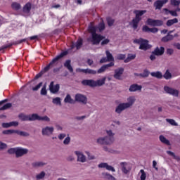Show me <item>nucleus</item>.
<instances>
[{
  "mask_svg": "<svg viewBox=\"0 0 180 180\" xmlns=\"http://www.w3.org/2000/svg\"><path fill=\"white\" fill-rule=\"evenodd\" d=\"M166 122L169 123L172 126H178V123L175 122V120L173 119H166Z\"/></svg>",
  "mask_w": 180,
  "mask_h": 180,
  "instance_id": "nucleus-44",
  "label": "nucleus"
},
{
  "mask_svg": "<svg viewBox=\"0 0 180 180\" xmlns=\"http://www.w3.org/2000/svg\"><path fill=\"white\" fill-rule=\"evenodd\" d=\"M150 33H158V28H157V27L150 28Z\"/></svg>",
  "mask_w": 180,
  "mask_h": 180,
  "instance_id": "nucleus-62",
  "label": "nucleus"
},
{
  "mask_svg": "<svg viewBox=\"0 0 180 180\" xmlns=\"http://www.w3.org/2000/svg\"><path fill=\"white\" fill-rule=\"evenodd\" d=\"M123 72H124V69L123 68L116 69L115 70L114 78H115V79H120V77H122Z\"/></svg>",
  "mask_w": 180,
  "mask_h": 180,
  "instance_id": "nucleus-14",
  "label": "nucleus"
},
{
  "mask_svg": "<svg viewBox=\"0 0 180 180\" xmlns=\"http://www.w3.org/2000/svg\"><path fill=\"white\" fill-rule=\"evenodd\" d=\"M28 151L27 149L17 148L15 155L16 157H22L25 155V154H27Z\"/></svg>",
  "mask_w": 180,
  "mask_h": 180,
  "instance_id": "nucleus-19",
  "label": "nucleus"
},
{
  "mask_svg": "<svg viewBox=\"0 0 180 180\" xmlns=\"http://www.w3.org/2000/svg\"><path fill=\"white\" fill-rule=\"evenodd\" d=\"M7 101H8V99H4V100L0 101V111L1 110H6L11 109V108H12V103H6ZM4 103H6V104L4 105Z\"/></svg>",
  "mask_w": 180,
  "mask_h": 180,
  "instance_id": "nucleus-8",
  "label": "nucleus"
},
{
  "mask_svg": "<svg viewBox=\"0 0 180 180\" xmlns=\"http://www.w3.org/2000/svg\"><path fill=\"white\" fill-rule=\"evenodd\" d=\"M88 31L91 34V39L88 38L87 41H91L92 44H99L101 40L105 39V37L96 33V27L95 26H89Z\"/></svg>",
  "mask_w": 180,
  "mask_h": 180,
  "instance_id": "nucleus-1",
  "label": "nucleus"
},
{
  "mask_svg": "<svg viewBox=\"0 0 180 180\" xmlns=\"http://www.w3.org/2000/svg\"><path fill=\"white\" fill-rule=\"evenodd\" d=\"M136 58V54H131V53H129L128 54V57L124 59V63H130V61H131V60H134Z\"/></svg>",
  "mask_w": 180,
  "mask_h": 180,
  "instance_id": "nucleus-34",
  "label": "nucleus"
},
{
  "mask_svg": "<svg viewBox=\"0 0 180 180\" xmlns=\"http://www.w3.org/2000/svg\"><path fill=\"white\" fill-rule=\"evenodd\" d=\"M151 77L161 79L162 78V73L161 72H153L150 73Z\"/></svg>",
  "mask_w": 180,
  "mask_h": 180,
  "instance_id": "nucleus-31",
  "label": "nucleus"
},
{
  "mask_svg": "<svg viewBox=\"0 0 180 180\" xmlns=\"http://www.w3.org/2000/svg\"><path fill=\"white\" fill-rule=\"evenodd\" d=\"M49 89L52 94H57L60 91V84H56L54 86V82H51L49 86Z\"/></svg>",
  "mask_w": 180,
  "mask_h": 180,
  "instance_id": "nucleus-15",
  "label": "nucleus"
},
{
  "mask_svg": "<svg viewBox=\"0 0 180 180\" xmlns=\"http://www.w3.org/2000/svg\"><path fill=\"white\" fill-rule=\"evenodd\" d=\"M172 40H174V35L168 34L161 39V41L163 43H168V41H171Z\"/></svg>",
  "mask_w": 180,
  "mask_h": 180,
  "instance_id": "nucleus-24",
  "label": "nucleus"
},
{
  "mask_svg": "<svg viewBox=\"0 0 180 180\" xmlns=\"http://www.w3.org/2000/svg\"><path fill=\"white\" fill-rule=\"evenodd\" d=\"M105 82H106V77H103L101 79H98L95 81L94 79H84L82 81V85L84 86H91V88H95L96 86H102V85H105Z\"/></svg>",
  "mask_w": 180,
  "mask_h": 180,
  "instance_id": "nucleus-2",
  "label": "nucleus"
},
{
  "mask_svg": "<svg viewBox=\"0 0 180 180\" xmlns=\"http://www.w3.org/2000/svg\"><path fill=\"white\" fill-rule=\"evenodd\" d=\"M17 148H11L8 150V154H15L16 155Z\"/></svg>",
  "mask_w": 180,
  "mask_h": 180,
  "instance_id": "nucleus-57",
  "label": "nucleus"
},
{
  "mask_svg": "<svg viewBox=\"0 0 180 180\" xmlns=\"http://www.w3.org/2000/svg\"><path fill=\"white\" fill-rule=\"evenodd\" d=\"M165 51V48H164L163 46H161L160 49L158 47H156L153 51V54H155V56H162Z\"/></svg>",
  "mask_w": 180,
  "mask_h": 180,
  "instance_id": "nucleus-20",
  "label": "nucleus"
},
{
  "mask_svg": "<svg viewBox=\"0 0 180 180\" xmlns=\"http://www.w3.org/2000/svg\"><path fill=\"white\" fill-rule=\"evenodd\" d=\"M108 136L98 138L97 143L101 144V146H109L115 141V134L112 132V130L107 131Z\"/></svg>",
  "mask_w": 180,
  "mask_h": 180,
  "instance_id": "nucleus-3",
  "label": "nucleus"
},
{
  "mask_svg": "<svg viewBox=\"0 0 180 180\" xmlns=\"http://www.w3.org/2000/svg\"><path fill=\"white\" fill-rule=\"evenodd\" d=\"M41 95H47V90L46 86H44L41 89Z\"/></svg>",
  "mask_w": 180,
  "mask_h": 180,
  "instance_id": "nucleus-59",
  "label": "nucleus"
},
{
  "mask_svg": "<svg viewBox=\"0 0 180 180\" xmlns=\"http://www.w3.org/2000/svg\"><path fill=\"white\" fill-rule=\"evenodd\" d=\"M163 11H165V15H168L169 13H170L172 16H174V17L178 16V13H176L175 10L171 11V10H169L168 8H163Z\"/></svg>",
  "mask_w": 180,
  "mask_h": 180,
  "instance_id": "nucleus-30",
  "label": "nucleus"
},
{
  "mask_svg": "<svg viewBox=\"0 0 180 180\" xmlns=\"http://www.w3.org/2000/svg\"><path fill=\"white\" fill-rule=\"evenodd\" d=\"M41 85H43V82H40L39 84L35 86L34 87L32 88V91H39L40 88H41Z\"/></svg>",
  "mask_w": 180,
  "mask_h": 180,
  "instance_id": "nucleus-56",
  "label": "nucleus"
},
{
  "mask_svg": "<svg viewBox=\"0 0 180 180\" xmlns=\"http://www.w3.org/2000/svg\"><path fill=\"white\" fill-rule=\"evenodd\" d=\"M164 91L166 92V94H169V95H172V96H176V98L179 96V91L172 89L169 86H165L164 87Z\"/></svg>",
  "mask_w": 180,
  "mask_h": 180,
  "instance_id": "nucleus-7",
  "label": "nucleus"
},
{
  "mask_svg": "<svg viewBox=\"0 0 180 180\" xmlns=\"http://www.w3.org/2000/svg\"><path fill=\"white\" fill-rule=\"evenodd\" d=\"M46 176V173L44 172H41L40 174L36 176L37 179H43V178Z\"/></svg>",
  "mask_w": 180,
  "mask_h": 180,
  "instance_id": "nucleus-52",
  "label": "nucleus"
},
{
  "mask_svg": "<svg viewBox=\"0 0 180 180\" xmlns=\"http://www.w3.org/2000/svg\"><path fill=\"white\" fill-rule=\"evenodd\" d=\"M6 143L0 141V150H4V148H6Z\"/></svg>",
  "mask_w": 180,
  "mask_h": 180,
  "instance_id": "nucleus-61",
  "label": "nucleus"
},
{
  "mask_svg": "<svg viewBox=\"0 0 180 180\" xmlns=\"http://www.w3.org/2000/svg\"><path fill=\"white\" fill-rule=\"evenodd\" d=\"M70 141H71V139L70 138V136H68L63 141V144H65V145L70 144Z\"/></svg>",
  "mask_w": 180,
  "mask_h": 180,
  "instance_id": "nucleus-60",
  "label": "nucleus"
},
{
  "mask_svg": "<svg viewBox=\"0 0 180 180\" xmlns=\"http://www.w3.org/2000/svg\"><path fill=\"white\" fill-rule=\"evenodd\" d=\"M53 103H55V105H61V98H60L59 97L53 98Z\"/></svg>",
  "mask_w": 180,
  "mask_h": 180,
  "instance_id": "nucleus-48",
  "label": "nucleus"
},
{
  "mask_svg": "<svg viewBox=\"0 0 180 180\" xmlns=\"http://www.w3.org/2000/svg\"><path fill=\"white\" fill-rule=\"evenodd\" d=\"M39 115L37 114H32L28 115V122H33L34 120H39Z\"/></svg>",
  "mask_w": 180,
  "mask_h": 180,
  "instance_id": "nucleus-33",
  "label": "nucleus"
},
{
  "mask_svg": "<svg viewBox=\"0 0 180 180\" xmlns=\"http://www.w3.org/2000/svg\"><path fill=\"white\" fill-rule=\"evenodd\" d=\"M106 20H107V23H108V25L110 27H112V25H114L115 23V19L110 18V17H108L106 18Z\"/></svg>",
  "mask_w": 180,
  "mask_h": 180,
  "instance_id": "nucleus-42",
  "label": "nucleus"
},
{
  "mask_svg": "<svg viewBox=\"0 0 180 180\" xmlns=\"http://www.w3.org/2000/svg\"><path fill=\"white\" fill-rule=\"evenodd\" d=\"M150 28L147 25H143L142 27V31L145 33H150Z\"/></svg>",
  "mask_w": 180,
  "mask_h": 180,
  "instance_id": "nucleus-55",
  "label": "nucleus"
},
{
  "mask_svg": "<svg viewBox=\"0 0 180 180\" xmlns=\"http://www.w3.org/2000/svg\"><path fill=\"white\" fill-rule=\"evenodd\" d=\"M32 167L34 168H37L39 167H43V165H46V163H44L42 162H35L32 164Z\"/></svg>",
  "mask_w": 180,
  "mask_h": 180,
  "instance_id": "nucleus-41",
  "label": "nucleus"
},
{
  "mask_svg": "<svg viewBox=\"0 0 180 180\" xmlns=\"http://www.w3.org/2000/svg\"><path fill=\"white\" fill-rule=\"evenodd\" d=\"M148 49H150V46H148V40H142V42L139 46V50H143L144 51H146V50H148Z\"/></svg>",
  "mask_w": 180,
  "mask_h": 180,
  "instance_id": "nucleus-17",
  "label": "nucleus"
},
{
  "mask_svg": "<svg viewBox=\"0 0 180 180\" xmlns=\"http://www.w3.org/2000/svg\"><path fill=\"white\" fill-rule=\"evenodd\" d=\"M120 166L122 167V171L124 174H129V170L126 167H127V162H122L120 163Z\"/></svg>",
  "mask_w": 180,
  "mask_h": 180,
  "instance_id": "nucleus-32",
  "label": "nucleus"
},
{
  "mask_svg": "<svg viewBox=\"0 0 180 180\" xmlns=\"http://www.w3.org/2000/svg\"><path fill=\"white\" fill-rule=\"evenodd\" d=\"M167 154L173 157V158L176 160V161H180V157L179 155H176L174 152L171 150H167Z\"/></svg>",
  "mask_w": 180,
  "mask_h": 180,
  "instance_id": "nucleus-38",
  "label": "nucleus"
},
{
  "mask_svg": "<svg viewBox=\"0 0 180 180\" xmlns=\"http://www.w3.org/2000/svg\"><path fill=\"white\" fill-rule=\"evenodd\" d=\"M110 41V40H109L108 39H105L102 41L101 46H105V44H108Z\"/></svg>",
  "mask_w": 180,
  "mask_h": 180,
  "instance_id": "nucleus-64",
  "label": "nucleus"
},
{
  "mask_svg": "<svg viewBox=\"0 0 180 180\" xmlns=\"http://www.w3.org/2000/svg\"><path fill=\"white\" fill-rule=\"evenodd\" d=\"M129 107L127 106V104L125 103H122L118 105V106L115 109L116 113H122L123 110H125V109H128Z\"/></svg>",
  "mask_w": 180,
  "mask_h": 180,
  "instance_id": "nucleus-12",
  "label": "nucleus"
},
{
  "mask_svg": "<svg viewBox=\"0 0 180 180\" xmlns=\"http://www.w3.org/2000/svg\"><path fill=\"white\" fill-rule=\"evenodd\" d=\"M105 179H108V180H116V179H115V177L113 176H112L111 174H109L108 173L105 174Z\"/></svg>",
  "mask_w": 180,
  "mask_h": 180,
  "instance_id": "nucleus-53",
  "label": "nucleus"
},
{
  "mask_svg": "<svg viewBox=\"0 0 180 180\" xmlns=\"http://www.w3.org/2000/svg\"><path fill=\"white\" fill-rule=\"evenodd\" d=\"M98 29L99 32H103V30L105 29V22L103 21L98 24Z\"/></svg>",
  "mask_w": 180,
  "mask_h": 180,
  "instance_id": "nucleus-45",
  "label": "nucleus"
},
{
  "mask_svg": "<svg viewBox=\"0 0 180 180\" xmlns=\"http://www.w3.org/2000/svg\"><path fill=\"white\" fill-rule=\"evenodd\" d=\"M53 131H54V128L53 127H46L42 129L43 136H50V134H53Z\"/></svg>",
  "mask_w": 180,
  "mask_h": 180,
  "instance_id": "nucleus-11",
  "label": "nucleus"
},
{
  "mask_svg": "<svg viewBox=\"0 0 180 180\" xmlns=\"http://www.w3.org/2000/svg\"><path fill=\"white\" fill-rule=\"evenodd\" d=\"M171 5L173 6H179L180 5V1L179 0H171Z\"/></svg>",
  "mask_w": 180,
  "mask_h": 180,
  "instance_id": "nucleus-50",
  "label": "nucleus"
},
{
  "mask_svg": "<svg viewBox=\"0 0 180 180\" xmlns=\"http://www.w3.org/2000/svg\"><path fill=\"white\" fill-rule=\"evenodd\" d=\"M168 2V0H157L155 1L153 6L155 7V9H158L159 11L161 10V8L165 5Z\"/></svg>",
  "mask_w": 180,
  "mask_h": 180,
  "instance_id": "nucleus-10",
  "label": "nucleus"
},
{
  "mask_svg": "<svg viewBox=\"0 0 180 180\" xmlns=\"http://www.w3.org/2000/svg\"><path fill=\"white\" fill-rule=\"evenodd\" d=\"M129 107L127 106V104L125 103H122L118 105V106L115 109L116 113H122L123 110H125V109H128Z\"/></svg>",
  "mask_w": 180,
  "mask_h": 180,
  "instance_id": "nucleus-13",
  "label": "nucleus"
},
{
  "mask_svg": "<svg viewBox=\"0 0 180 180\" xmlns=\"http://www.w3.org/2000/svg\"><path fill=\"white\" fill-rule=\"evenodd\" d=\"M84 43V40L82 39V38H79L76 42L75 44V47L77 49V50H79V49H81V47H82V44Z\"/></svg>",
  "mask_w": 180,
  "mask_h": 180,
  "instance_id": "nucleus-35",
  "label": "nucleus"
},
{
  "mask_svg": "<svg viewBox=\"0 0 180 180\" xmlns=\"http://www.w3.org/2000/svg\"><path fill=\"white\" fill-rule=\"evenodd\" d=\"M76 71L77 72H83L84 74H86V69L77 68Z\"/></svg>",
  "mask_w": 180,
  "mask_h": 180,
  "instance_id": "nucleus-63",
  "label": "nucleus"
},
{
  "mask_svg": "<svg viewBox=\"0 0 180 180\" xmlns=\"http://www.w3.org/2000/svg\"><path fill=\"white\" fill-rule=\"evenodd\" d=\"M147 11L146 10H134V14L135 15V18L131 21V25L134 30H136L137 27H139V23H140L141 20V17L144 13H146Z\"/></svg>",
  "mask_w": 180,
  "mask_h": 180,
  "instance_id": "nucleus-4",
  "label": "nucleus"
},
{
  "mask_svg": "<svg viewBox=\"0 0 180 180\" xmlns=\"http://www.w3.org/2000/svg\"><path fill=\"white\" fill-rule=\"evenodd\" d=\"M75 101L77 102H81L82 103L84 104L87 102V99L85 96L79 94L75 95Z\"/></svg>",
  "mask_w": 180,
  "mask_h": 180,
  "instance_id": "nucleus-16",
  "label": "nucleus"
},
{
  "mask_svg": "<svg viewBox=\"0 0 180 180\" xmlns=\"http://www.w3.org/2000/svg\"><path fill=\"white\" fill-rule=\"evenodd\" d=\"M86 74H90L91 75H95L97 74V71L96 70H92V69H86Z\"/></svg>",
  "mask_w": 180,
  "mask_h": 180,
  "instance_id": "nucleus-51",
  "label": "nucleus"
},
{
  "mask_svg": "<svg viewBox=\"0 0 180 180\" xmlns=\"http://www.w3.org/2000/svg\"><path fill=\"white\" fill-rule=\"evenodd\" d=\"M68 54V52L67 51H65L62 53H60V55L57 56L55 57L50 63L49 65H47L44 68V72H47L50 70V68H53L55 65H57V62L58 60H60V58H63V57L67 56Z\"/></svg>",
  "mask_w": 180,
  "mask_h": 180,
  "instance_id": "nucleus-5",
  "label": "nucleus"
},
{
  "mask_svg": "<svg viewBox=\"0 0 180 180\" xmlns=\"http://www.w3.org/2000/svg\"><path fill=\"white\" fill-rule=\"evenodd\" d=\"M124 58H126L125 54H118L117 56V60H124Z\"/></svg>",
  "mask_w": 180,
  "mask_h": 180,
  "instance_id": "nucleus-58",
  "label": "nucleus"
},
{
  "mask_svg": "<svg viewBox=\"0 0 180 180\" xmlns=\"http://www.w3.org/2000/svg\"><path fill=\"white\" fill-rule=\"evenodd\" d=\"M146 23L149 25V26L160 27L164 25V21L162 20H153L152 18H148L146 20Z\"/></svg>",
  "mask_w": 180,
  "mask_h": 180,
  "instance_id": "nucleus-6",
  "label": "nucleus"
},
{
  "mask_svg": "<svg viewBox=\"0 0 180 180\" xmlns=\"http://www.w3.org/2000/svg\"><path fill=\"white\" fill-rule=\"evenodd\" d=\"M15 133L19 136H23L24 137H27V136H29V133L23 131H15Z\"/></svg>",
  "mask_w": 180,
  "mask_h": 180,
  "instance_id": "nucleus-46",
  "label": "nucleus"
},
{
  "mask_svg": "<svg viewBox=\"0 0 180 180\" xmlns=\"http://www.w3.org/2000/svg\"><path fill=\"white\" fill-rule=\"evenodd\" d=\"M11 8L14 11H19V9H20V8H22V6H20V4H19L18 2H13L11 4Z\"/></svg>",
  "mask_w": 180,
  "mask_h": 180,
  "instance_id": "nucleus-37",
  "label": "nucleus"
},
{
  "mask_svg": "<svg viewBox=\"0 0 180 180\" xmlns=\"http://www.w3.org/2000/svg\"><path fill=\"white\" fill-rule=\"evenodd\" d=\"M30 11H32V3H27L22 8V12L24 13H30Z\"/></svg>",
  "mask_w": 180,
  "mask_h": 180,
  "instance_id": "nucleus-23",
  "label": "nucleus"
},
{
  "mask_svg": "<svg viewBox=\"0 0 180 180\" xmlns=\"http://www.w3.org/2000/svg\"><path fill=\"white\" fill-rule=\"evenodd\" d=\"M3 134H13V133H16L15 130L13 129H8V130H4L3 131Z\"/></svg>",
  "mask_w": 180,
  "mask_h": 180,
  "instance_id": "nucleus-47",
  "label": "nucleus"
},
{
  "mask_svg": "<svg viewBox=\"0 0 180 180\" xmlns=\"http://www.w3.org/2000/svg\"><path fill=\"white\" fill-rule=\"evenodd\" d=\"M140 172L141 174V180H146V178H147V174H146V172H144V169H141Z\"/></svg>",
  "mask_w": 180,
  "mask_h": 180,
  "instance_id": "nucleus-49",
  "label": "nucleus"
},
{
  "mask_svg": "<svg viewBox=\"0 0 180 180\" xmlns=\"http://www.w3.org/2000/svg\"><path fill=\"white\" fill-rule=\"evenodd\" d=\"M98 168H105L108 171H112V172H115L116 170L115 167L108 165V163L102 162L98 165Z\"/></svg>",
  "mask_w": 180,
  "mask_h": 180,
  "instance_id": "nucleus-18",
  "label": "nucleus"
},
{
  "mask_svg": "<svg viewBox=\"0 0 180 180\" xmlns=\"http://www.w3.org/2000/svg\"><path fill=\"white\" fill-rule=\"evenodd\" d=\"M176 23H178V18H173L172 20H168L166 22V25L168 27H170V26H172V25H175Z\"/></svg>",
  "mask_w": 180,
  "mask_h": 180,
  "instance_id": "nucleus-29",
  "label": "nucleus"
},
{
  "mask_svg": "<svg viewBox=\"0 0 180 180\" xmlns=\"http://www.w3.org/2000/svg\"><path fill=\"white\" fill-rule=\"evenodd\" d=\"M159 139L160 141L163 143V144H166V146H171V143L169 142V141L167 139V138H165V136H164L163 135H160Z\"/></svg>",
  "mask_w": 180,
  "mask_h": 180,
  "instance_id": "nucleus-28",
  "label": "nucleus"
},
{
  "mask_svg": "<svg viewBox=\"0 0 180 180\" xmlns=\"http://www.w3.org/2000/svg\"><path fill=\"white\" fill-rule=\"evenodd\" d=\"M141 88H143L141 86L137 84H134L130 86L129 91V92H136V91H141Z\"/></svg>",
  "mask_w": 180,
  "mask_h": 180,
  "instance_id": "nucleus-22",
  "label": "nucleus"
},
{
  "mask_svg": "<svg viewBox=\"0 0 180 180\" xmlns=\"http://www.w3.org/2000/svg\"><path fill=\"white\" fill-rule=\"evenodd\" d=\"M38 120H42L44 122H50V118L47 117V115H45L44 117H39Z\"/></svg>",
  "mask_w": 180,
  "mask_h": 180,
  "instance_id": "nucleus-54",
  "label": "nucleus"
},
{
  "mask_svg": "<svg viewBox=\"0 0 180 180\" xmlns=\"http://www.w3.org/2000/svg\"><path fill=\"white\" fill-rule=\"evenodd\" d=\"M149 75H150V72L147 69H145L143 70V72L141 73V77L142 78H147V77H148Z\"/></svg>",
  "mask_w": 180,
  "mask_h": 180,
  "instance_id": "nucleus-43",
  "label": "nucleus"
},
{
  "mask_svg": "<svg viewBox=\"0 0 180 180\" xmlns=\"http://www.w3.org/2000/svg\"><path fill=\"white\" fill-rule=\"evenodd\" d=\"M64 67L68 68V70L70 71V72H74V69L72 68V66H71V60H68L64 63Z\"/></svg>",
  "mask_w": 180,
  "mask_h": 180,
  "instance_id": "nucleus-25",
  "label": "nucleus"
},
{
  "mask_svg": "<svg viewBox=\"0 0 180 180\" xmlns=\"http://www.w3.org/2000/svg\"><path fill=\"white\" fill-rule=\"evenodd\" d=\"M105 55H106L105 58H107V60L108 62L113 63V61H115V58H113V55L110 53V51H105Z\"/></svg>",
  "mask_w": 180,
  "mask_h": 180,
  "instance_id": "nucleus-26",
  "label": "nucleus"
},
{
  "mask_svg": "<svg viewBox=\"0 0 180 180\" xmlns=\"http://www.w3.org/2000/svg\"><path fill=\"white\" fill-rule=\"evenodd\" d=\"M19 119L22 122H29V115L21 113L18 115Z\"/></svg>",
  "mask_w": 180,
  "mask_h": 180,
  "instance_id": "nucleus-39",
  "label": "nucleus"
},
{
  "mask_svg": "<svg viewBox=\"0 0 180 180\" xmlns=\"http://www.w3.org/2000/svg\"><path fill=\"white\" fill-rule=\"evenodd\" d=\"M128 103H125L126 105H127V106L128 108H130V106H133V104L134 103V102H136V98H134V97L133 96H130L127 98Z\"/></svg>",
  "mask_w": 180,
  "mask_h": 180,
  "instance_id": "nucleus-27",
  "label": "nucleus"
},
{
  "mask_svg": "<svg viewBox=\"0 0 180 180\" xmlns=\"http://www.w3.org/2000/svg\"><path fill=\"white\" fill-rule=\"evenodd\" d=\"M115 66V62H110V63L103 65L100 69L97 70V74H102L105 72L110 67Z\"/></svg>",
  "mask_w": 180,
  "mask_h": 180,
  "instance_id": "nucleus-9",
  "label": "nucleus"
},
{
  "mask_svg": "<svg viewBox=\"0 0 180 180\" xmlns=\"http://www.w3.org/2000/svg\"><path fill=\"white\" fill-rule=\"evenodd\" d=\"M75 153L77 156V161H79V162H85V161H86L85 155H84V154H82L81 152L75 151Z\"/></svg>",
  "mask_w": 180,
  "mask_h": 180,
  "instance_id": "nucleus-21",
  "label": "nucleus"
},
{
  "mask_svg": "<svg viewBox=\"0 0 180 180\" xmlns=\"http://www.w3.org/2000/svg\"><path fill=\"white\" fill-rule=\"evenodd\" d=\"M65 103H75V101L72 99L71 96L70 94H67L66 97L64 99Z\"/></svg>",
  "mask_w": 180,
  "mask_h": 180,
  "instance_id": "nucleus-36",
  "label": "nucleus"
},
{
  "mask_svg": "<svg viewBox=\"0 0 180 180\" xmlns=\"http://www.w3.org/2000/svg\"><path fill=\"white\" fill-rule=\"evenodd\" d=\"M163 78H165V79H171L172 78V75L169 72V70H167L165 72L163 75Z\"/></svg>",
  "mask_w": 180,
  "mask_h": 180,
  "instance_id": "nucleus-40",
  "label": "nucleus"
}]
</instances>
